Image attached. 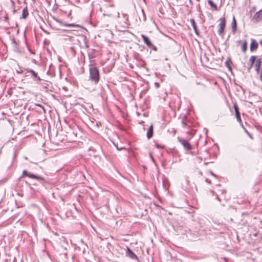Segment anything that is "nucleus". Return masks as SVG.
Returning <instances> with one entry per match:
<instances>
[{"mask_svg":"<svg viewBox=\"0 0 262 262\" xmlns=\"http://www.w3.org/2000/svg\"><path fill=\"white\" fill-rule=\"evenodd\" d=\"M29 14V13H28V9L27 7L24 8L23 10V13H22V18H24V19H26L27 17V16Z\"/></svg>","mask_w":262,"mask_h":262,"instance_id":"nucleus-15","label":"nucleus"},{"mask_svg":"<svg viewBox=\"0 0 262 262\" xmlns=\"http://www.w3.org/2000/svg\"><path fill=\"white\" fill-rule=\"evenodd\" d=\"M117 16H118V17H120V14H119V13H118Z\"/></svg>","mask_w":262,"mask_h":262,"instance_id":"nucleus-25","label":"nucleus"},{"mask_svg":"<svg viewBox=\"0 0 262 262\" xmlns=\"http://www.w3.org/2000/svg\"><path fill=\"white\" fill-rule=\"evenodd\" d=\"M28 177L31 179H36L38 181H43L44 179L43 178L36 176L31 172H28L26 170H24L23 171L22 177Z\"/></svg>","mask_w":262,"mask_h":262,"instance_id":"nucleus-2","label":"nucleus"},{"mask_svg":"<svg viewBox=\"0 0 262 262\" xmlns=\"http://www.w3.org/2000/svg\"><path fill=\"white\" fill-rule=\"evenodd\" d=\"M247 49V42L246 40H245L243 46L242 47V50L244 52H245Z\"/></svg>","mask_w":262,"mask_h":262,"instance_id":"nucleus-16","label":"nucleus"},{"mask_svg":"<svg viewBox=\"0 0 262 262\" xmlns=\"http://www.w3.org/2000/svg\"><path fill=\"white\" fill-rule=\"evenodd\" d=\"M232 32L233 34L235 33L237 30L236 21L234 16H233V19L231 23Z\"/></svg>","mask_w":262,"mask_h":262,"instance_id":"nucleus-9","label":"nucleus"},{"mask_svg":"<svg viewBox=\"0 0 262 262\" xmlns=\"http://www.w3.org/2000/svg\"><path fill=\"white\" fill-rule=\"evenodd\" d=\"M147 138L149 139H150L153 135V126L152 125L150 126L149 127L147 132Z\"/></svg>","mask_w":262,"mask_h":262,"instance_id":"nucleus-13","label":"nucleus"},{"mask_svg":"<svg viewBox=\"0 0 262 262\" xmlns=\"http://www.w3.org/2000/svg\"><path fill=\"white\" fill-rule=\"evenodd\" d=\"M260 79L262 81V72H261V75H260Z\"/></svg>","mask_w":262,"mask_h":262,"instance_id":"nucleus-23","label":"nucleus"},{"mask_svg":"<svg viewBox=\"0 0 262 262\" xmlns=\"http://www.w3.org/2000/svg\"><path fill=\"white\" fill-rule=\"evenodd\" d=\"M141 37L142 38V39H143V41L144 42V43L148 47H151L152 46V43L151 42V41H150L149 38L143 35V34H142L141 35Z\"/></svg>","mask_w":262,"mask_h":262,"instance_id":"nucleus-6","label":"nucleus"},{"mask_svg":"<svg viewBox=\"0 0 262 262\" xmlns=\"http://www.w3.org/2000/svg\"><path fill=\"white\" fill-rule=\"evenodd\" d=\"M190 23H191V25H192L194 30V32L195 33V34L196 35H199V31L197 29V27H196V26L195 25V21L193 19H191L190 20Z\"/></svg>","mask_w":262,"mask_h":262,"instance_id":"nucleus-14","label":"nucleus"},{"mask_svg":"<svg viewBox=\"0 0 262 262\" xmlns=\"http://www.w3.org/2000/svg\"><path fill=\"white\" fill-rule=\"evenodd\" d=\"M235 115H236V117L237 121L238 122H241V116H240V113H236Z\"/></svg>","mask_w":262,"mask_h":262,"instance_id":"nucleus-18","label":"nucleus"},{"mask_svg":"<svg viewBox=\"0 0 262 262\" xmlns=\"http://www.w3.org/2000/svg\"><path fill=\"white\" fill-rule=\"evenodd\" d=\"M257 47H258V43L256 42V41L255 39H252V42L250 44V50L251 51H252L253 50L256 49L257 48Z\"/></svg>","mask_w":262,"mask_h":262,"instance_id":"nucleus-10","label":"nucleus"},{"mask_svg":"<svg viewBox=\"0 0 262 262\" xmlns=\"http://www.w3.org/2000/svg\"><path fill=\"white\" fill-rule=\"evenodd\" d=\"M126 255L132 259H137L136 255L128 248H127Z\"/></svg>","mask_w":262,"mask_h":262,"instance_id":"nucleus-8","label":"nucleus"},{"mask_svg":"<svg viewBox=\"0 0 262 262\" xmlns=\"http://www.w3.org/2000/svg\"><path fill=\"white\" fill-rule=\"evenodd\" d=\"M226 26V20L225 18H221L220 19V24L219 25V29L218 31L219 34L220 36H223L224 33V29Z\"/></svg>","mask_w":262,"mask_h":262,"instance_id":"nucleus-3","label":"nucleus"},{"mask_svg":"<svg viewBox=\"0 0 262 262\" xmlns=\"http://www.w3.org/2000/svg\"><path fill=\"white\" fill-rule=\"evenodd\" d=\"M28 73H30L33 77L36 78L37 80H40V77L38 76L37 73H36L34 70L30 69L26 70Z\"/></svg>","mask_w":262,"mask_h":262,"instance_id":"nucleus-11","label":"nucleus"},{"mask_svg":"<svg viewBox=\"0 0 262 262\" xmlns=\"http://www.w3.org/2000/svg\"><path fill=\"white\" fill-rule=\"evenodd\" d=\"M90 79L94 82L95 84L97 83L99 80V73L98 69L95 66H91L89 68Z\"/></svg>","mask_w":262,"mask_h":262,"instance_id":"nucleus-1","label":"nucleus"},{"mask_svg":"<svg viewBox=\"0 0 262 262\" xmlns=\"http://www.w3.org/2000/svg\"><path fill=\"white\" fill-rule=\"evenodd\" d=\"M36 105H37V106H39V107H41V108H42V110L43 111L44 113H45V112H46V111H45V109L44 107H43L42 105H41V104H36Z\"/></svg>","mask_w":262,"mask_h":262,"instance_id":"nucleus-21","label":"nucleus"},{"mask_svg":"<svg viewBox=\"0 0 262 262\" xmlns=\"http://www.w3.org/2000/svg\"><path fill=\"white\" fill-rule=\"evenodd\" d=\"M122 15L123 18L125 19V22L126 21H127L128 20V16H127V15L126 14H122Z\"/></svg>","mask_w":262,"mask_h":262,"instance_id":"nucleus-20","label":"nucleus"},{"mask_svg":"<svg viewBox=\"0 0 262 262\" xmlns=\"http://www.w3.org/2000/svg\"><path fill=\"white\" fill-rule=\"evenodd\" d=\"M234 108L235 114H236V113H239L238 111V108L235 104H234Z\"/></svg>","mask_w":262,"mask_h":262,"instance_id":"nucleus-19","label":"nucleus"},{"mask_svg":"<svg viewBox=\"0 0 262 262\" xmlns=\"http://www.w3.org/2000/svg\"><path fill=\"white\" fill-rule=\"evenodd\" d=\"M253 18L257 22L262 20V10L257 12L253 16Z\"/></svg>","mask_w":262,"mask_h":262,"instance_id":"nucleus-5","label":"nucleus"},{"mask_svg":"<svg viewBox=\"0 0 262 262\" xmlns=\"http://www.w3.org/2000/svg\"><path fill=\"white\" fill-rule=\"evenodd\" d=\"M256 57L255 56H252L250 59H249V62H250V64H249V67H248V70L249 71L250 70V69H251V68L252 67L253 64L254 63V62H256Z\"/></svg>","mask_w":262,"mask_h":262,"instance_id":"nucleus-7","label":"nucleus"},{"mask_svg":"<svg viewBox=\"0 0 262 262\" xmlns=\"http://www.w3.org/2000/svg\"><path fill=\"white\" fill-rule=\"evenodd\" d=\"M261 64V60L260 58H258L256 60V62L255 63V71L257 72V73H258L260 71V67Z\"/></svg>","mask_w":262,"mask_h":262,"instance_id":"nucleus-12","label":"nucleus"},{"mask_svg":"<svg viewBox=\"0 0 262 262\" xmlns=\"http://www.w3.org/2000/svg\"><path fill=\"white\" fill-rule=\"evenodd\" d=\"M178 140L186 150H190L192 149V146L188 141L180 137H178Z\"/></svg>","mask_w":262,"mask_h":262,"instance_id":"nucleus-4","label":"nucleus"},{"mask_svg":"<svg viewBox=\"0 0 262 262\" xmlns=\"http://www.w3.org/2000/svg\"><path fill=\"white\" fill-rule=\"evenodd\" d=\"M208 3L211 7L214 8L215 10L217 9L216 5L215 4H214L212 1H211V0L208 1Z\"/></svg>","mask_w":262,"mask_h":262,"instance_id":"nucleus-17","label":"nucleus"},{"mask_svg":"<svg viewBox=\"0 0 262 262\" xmlns=\"http://www.w3.org/2000/svg\"><path fill=\"white\" fill-rule=\"evenodd\" d=\"M260 45H261V46H262V40H261L260 41Z\"/></svg>","mask_w":262,"mask_h":262,"instance_id":"nucleus-24","label":"nucleus"},{"mask_svg":"<svg viewBox=\"0 0 262 262\" xmlns=\"http://www.w3.org/2000/svg\"><path fill=\"white\" fill-rule=\"evenodd\" d=\"M206 181L208 183H211V181L210 180H209L208 179H206Z\"/></svg>","mask_w":262,"mask_h":262,"instance_id":"nucleus-22","label":"nucleus"},{"mask_svg":"<svg viewBox=\"0 0 262 262\" xmlns=\"http://www.w3.org/2000/svg\"><path fill=\"white\" fill-rule=\"evenodd\" d=\"M157 146L158 147V148H161V147L160 146V145H157Z\"/></svg>","mask_w":262,"mask_h":262,"instance_id":"nucleus-26","label":"nucleus"}]
</instances>
